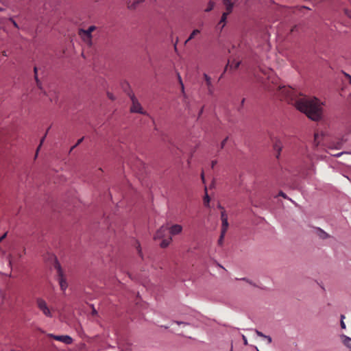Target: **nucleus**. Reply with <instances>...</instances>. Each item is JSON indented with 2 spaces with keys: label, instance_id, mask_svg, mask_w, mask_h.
<instances>
[{
  "label": "nucleus",
  "instance_id": "obj_1",
  "mask_svg": "<svg viewBox=\"0 0 351 351\" xmlns=\"http://www.w3.org/2000/svg\"><path fill=\"white\" fill-rule=\"evenodd\" d=\"M276 94L280 100L291 104L308 118L317 121L322 117V103L316 97L303 96L291 86H278Z\"/></svg>",
  "mask_w": 351,
  "mask_h": 351
},
{
  "label": "nucleus",
  "instance_id": "obj_2",
  "mask_svg": "<svg viewBox=\"0 0 351 351\" xmlns=\"http://www.w3.org/2000/svg\"><path fill=\"white\" fill-rule=\"evenodd\" d=\"M54 267L57 271L58 279L62 291H65L67 288V282L63 276V272L60 264L57 261H55Z\"/></svg>",
  "mask_w": 351,
  "mask_h": 351
},
{
  "label": "nucleus",
  "instance_id": "obj_3",
  "mask_svg": "<svg viewBox=\"0 0 351 351\" xmlns=\"http://www.w3.org/2000/svg\"><path fill=\"white\" fill-rule=\"evenodd\" d=\"M36 305L46 317H52V313L50 308H49L47 302L43 299L38 298L36 300Z\"/></svg>",
  "mask_w": 351,
  "mask_h": 351
},
{
  "label": "nucleus",
  "instance_id": "obj_4",
  "mask_svg": "<svg viewBox=\"0 0 351 351\" xmlns=\"http://www.w3.org/2000/svg\"><path fill=\"white\" fill-rule=\"evenodd\" d=\"M346 140L343 138L337 139L336 141H331L328 143L324 144V146L328 149H340L342 148Z\"/></svg>",
  "mask_w": 351,
  "mask_h": 351
},
{
  "label": "nucleus",
  "instance_id": "obj_5",
  "mask_svg": "<svg viewBox=\"0 0 351 351\" xmlns=\"http://www.w3.org/2000/svg\"><path fill=\"white\" fill-rule=\"evenodd\" d=\"M326 134L323 131H317L314 134V143L313 147L314 148L318 147L322 141L324 139Z\"/></svg>",
  "mask_w": 351,
  "mask_h": 351
},
{
  "label": "nucleus",
  "instance_id": "obj_6",
  "mask_svg": "<svg viewBox=\"0 0 351 351\" xmlns=\"http://www.w3.org/2000/svg\"><path fill=\"white\" fill-rule=\"evenodd\" d=\"M79 35L82 38V39L88 45H92V36L86 32L84 29L79 30Z\"/></svg>",
  "mask_w": 351,
  "mask_h": 351
},
{
  "label": "nucleus",
  "instance_id": "obj_7",
  "mask_svg": "<svg viewBox=\"0 0 351 351\" xmlns=\"http://www.w3.org/2000/svg\"><path fill=\"white\" fill-rule=\"evenodd\" d=\"M51 337L55 340L63 342L66 344H71L73 342V339L70 336L68 335H51Z\"/></svg>",
  "mask_w": 351,
  "mask_h": 351
},
{
  "label": "nucleus",
  "instance_id": "obj_8",
  "mask_svg": "<svg viewBox=\"0 0 351 351\" xmlns=\"http://www.w3.org/2000/svg\"><path fill=\"white\" fill-rule=\"evenodd\" d=\"M241 64V61L237 60L235 58H231L228 60V64L226 66L225 71L228 69V68H230V70L232 69H237Z\"/></svg>",
  "mask_w": 351,
  "mask_h": 351
},
{
  "label": "nucleus",
  "instance_id": "obj_9",
  "mask_svg": "<svg viewBox=\"0 0 351 351\" xmlns=\"http://www.w3.org/2000/svg\"><path fill=\"white\" fill-rule=\"evenodd\" d=\"M132 106H131V111L133 112H138L141 114H145L143 111L141 104L134 98H132Z\"/></svg>",
  "mask_w": 351,
  "mask_h": 351
},
{
  "label": "nucleus",
  "instance_id": "obj_10",
  "mask_svg": "<svg viewBox=\"0 0 351 351\" xmlns=\"http://www.w3.org/2000/svg\"><path fill=\"white\" fill-rule=\"evenodd\" d=\"M168 230V227L162 226L156 232L154 235V239H160L163 238Z\"/></svg>",
  "mask_w": 351,
  "mask_h": 351
},
{
  "label": "nucleus",
  "instance_id": "obj_11",
  "mask_svg": "<svg viewBox=\"0 0 351 351\" xmlns=\"http://www.w3.org/2000/svg\"><path fill=\"white\" fill-rule=\"evenodd\" d=\"M223 4L226 8V11L224 12L228 14H231L234 5V3L232 0H223Z\"/></svg>",
  "mask_w": 351,
  "mask_h": 351
},
{
  "label": "nucleus",
  "instance_id": "obj_12",
  "mask_svg": "<svg viewBox=\"0 0 351 351\" xmlns=\"http://www.w3.org/2000/svg\"><path fill=\"white\" fill-rule=\"evenodd\" d=\"M168 229L171 235H177L182 232V226L179 224H174Z\"/></svg>",
  "mask_w": 351,
  "mask_h": 351
},
{
  "label": "nucleus",
  "instance_id": "obj_13",
  "mask_svg": "<svg viewBox=\"0 0 351 351\" xmlns=\"http://www.w3.org/2000/svg\"><path fill=\"white\" fill-rule=\"evenodd\" d=\"M204 78L207 85L208 93L210 95H213L214 92V88L211 82V78L206 73L204 74Z\"/></svg>",
  "mask_w": 351,
  "mask_h": 351
},
{
  "label": "nucleus",
  "instance_id": "obj_14",
  "mask_svg": "<svg viewBox=\"0 0 351 351\" xmlns=\"http://www.w3.org/2000/svg\"><path fill=\"white\" fill-rule=\"evenodd\" d=\"M342 343L351 351V338L346 335H340Z\"/></svg>",
  "mask_w": 351,
  "mask_h": 351
},
{
  "label": "nucleus",
  "instance_id": "obj_15",
  "mask_svg": "<svg viewBox=\"0 0 351 351\" xmlns=\"http://www.w3.org/2000/svg\"><path fill=\"white\" fill-rule=\"evenodd\" d=\"M144 0H133L128 2V8L130 10H136L138 5L142 3Z\"/></svg>",
  "mask_w": 351,
  "mask_h": 351
},
{
  "label": "nucleus",
  "instance_id": "obj_16",
  "mask_svg": "<svg viewBox=\"0 0 351 351\" xmlns=\"http://www.w3.org/2000/svg\"><path fill=\"white\" fill-rule=\"evenodd\" d=\"M228 15H229L228 14H226L225 12H223L222 14L221 20L219 22L218 25H217V27L219 28L220 30H221L224 27V26L226 25V19H227V17H228Z\"/></svg>",
  "mask_w": 351,
  "mask_h": 351
},
{
  "label": "nucleus",
  "instance_id": "obj_17",
  "mask_svg": "<svg viewBox=\"0 0 351 351\" xmlns=\"http://www.w3.org/2000/svg\"><path fill=\"white\" fill-rule=\"evenodd\" d=\"M317 234L322 239H325L329 237V235L320 228L317 229Z\"/></svg>",
  "mask_w": 351,
  "mask_h": 351
},
{
  "label": "nucleus",
  "instance_id": "obj_18",
  "mask_svg": "<svg viewBox=\"0 0 351 351\" xmlns=\"http://www.w3.org/2000/svg\"><path fill=\"white\" fill-rule=\"evenodd\" d=\"M171 241H172L171 237H169L168 239H163L162 241V242L160 243V246L162 248H165L170 244Z\"/></svg>",
  "mask_w": 351,
  "mask_h": 351
},
{
  "label": "nucleus",
  "instance_id": "obj_19",
  "mask_svg": "<svg viewBox=\"0 0 351 351\" xmlns=\"http://www.w3.org/2000/svg\"><path fill=\"white\" fill-rule=\"evenodd\" d=\"M229 224L228 220L221 221V232L223 233H226Z\"/></svg>",
  "mask_w": 351,
  "mask_h": 351
},
{
  "label": "nucleus",
  "instance_id": "obj_20",
  "mask_svg": "<svg viewBox=\"0 0 351 351\" xmlns=\"http://www.w3.org/2000/svg\"><path fill=\"white\" fill-rule=\"evenodd\" d=\"M199 33L200 31L199 29H194L189 36V38L186 40L185 43L189 42L190 40L193 39L196 35L199 34Z\"/></svg>",
  "mask_w": 351,
  "mask_h": 351
},
{
  "label": "nucleus",
  "instance_id": "obj_21",
  "mask_svg": "<svg viewBox=\"0 0 351 351\" xmlns=\"http://www.w3.org/2000/svg\"><path fill=\"white\" fill-rule=\"evenodd\" d=\"M219 208L222 210V211L221 212V221L228 220V215H227L226 211L224 210L222 206H221L220 205L219 206Z\"/></svg>",
  "mask_w": 351,
  "mask_h": 351
},
{
  "label": "nucleus",
  "instance_id": "obj_22",
  "mask_svg": "<svg viewBox=\"0 0 351 351\" xmlns=\"http://www.w3.org/2000/svg\"><path fill=\"white\" fill-rule=\"evenodd\" d=\"M206 195L204 197V204L206 206H209V202H210V197L207 193V189L205 188Z\"/></svg>",
  "mask_w": 351,
  "mask_h": 351
},
{
  "label": "nucleus",
  "instance_id": "obj_23",
  "mask_svg": "<svg viewBox=\"0 0 351 351\" xmlns=\"http://www.w3.org/2000/svg\"><path fill=\"white\" fill-rule=\"evenodd\" d=\"M215 6V2L210 1L208 5V7L206 8L205 12H208L211 11Z\"/></svg>",
  "mask_w": 351,
  "mask_h": 351
},
{
  "label": "nucleus",
  "instance_id": "obj_24",
  "mask_svg": "<svg viewBox=\"0 0 351 351\" xmlns=\"http://www.w3.org/2000/svg\"><path fill=\"white\" fill-rule=\"evenodd\" d=\"M37 71H38V69L36 66H35L34 69V74H35V80L36 81L37 86L41 89L40 82L38 78Z\"/></svg>",
  "mask_w": 351,
  "mask_h": 351
},
{
  "label": "nucleus",
  "instance_id": "obj_25",
  "mask_svg": "<svg viewBox=\"0 0 351 351\" xmlns=\"http://www.w3.org/2000/svg\"><path fill=\"white\" fill-rule=\"evenodd\" d=\"M225 235H226V233H223V232H221V235H220V237L219 238V240H218V244L219 245H222Z\"/></svg>",
  "mask_w": 351,
  "mask_h": 351
},
{
  "label": "nucleus",
  "instance_id": "obj_26",
  "mask_svg": "<svg viewBox=\"0 0 351 351\" xmlns=\"http://www.w3.org/2000/svg\"><path fill=\"white\" fill-rule=\"evenodd\" d=\"M274 149L278 151V155L280 154V151L281 150V146L280 142H276L274 145ZM278 157V156H277Z\"/></svg>",
  "mask_w": 351,
  "mask_h": 351
},
{
  "label": "nucleus",
  "instance_id": "obj_27",
  "mask_svg": "<svg viewBox=\"0 0 351 351\" xmlns=\"http://www.w3.org/2000/svg\"><path fill=\"white\" fill-rule=\"evenodd\" d=\"M96 29L95 26L92 25L90 26L88 29L85 30L86 32H88L89 34L91 35V33Z\"/></svg>",
  "mask_w": 351,
  "mask_h": 351
},
{
  "label": "nucleus",
  "instance_id": "obj_28",
  "mask_svg": "<svg viewBox=\"0 0 351 351\" xmlns=\"http://www.w3.org/2000/svg\"><path fill=\"white\" fill-rule=\"evenodd\" d=\"M228 140V136H227L226 138H225L222 142L221 143V145H220V149H223L225 145H226V143L227 142V141Z\"/></svg>",
  "mask_w": 351,
  "mask_h": 351
},
{
  "label": "nucleus",
  "instance_id": "obj_29",
  "mask_svg": "<svg viewBox=\"0 0 351 351\" xmlns=\"http://www.w3.org/2000/svg\"><path fill=\"white\" fill-rule=\"evenodd\" d=\"M84 138L79 139L77 143L71 147V151L73 150L75 147L79 145L83 141Z\"/></svg>",
  "mask_w": 351,
  "mask_h": 351
},
{
  "label": "nucleus",
  "instance_id": "obj_30",
  "mask_svg": "<svg viewBox=\"0 0 351 351\" xmlns=\"http://www.w3.org/2000/svg\"><path fill=\"white\" fill-rule=\"evenodd\" d=\"M9 21L13 24V25L14 26V27L19 29V27L18 25V24L16 23V22L12 19V18H10L9 19Z\"/></svg>",
  "mask_w": 351,
  "mask_h": 351
},
{
  "label": "nucleus",
  "instance_id": "obj_31",
  "mask_svg": "<svg viewBox=\"0 0 351 351\" xmlns=\"http://www.w3.org/2000/svg\"><path fill=\"white\" fill-rule=\"evenodd\" d=\"M256 335H257L258 337H263V338H264V337H265V335H264L262 332L258 331V330H256Z\"/></svg>",
  "mask_w": 351,
  "mask_h": 351
},
{
  "label": "nucleus",
  "instance_id": "obj_32",
  "mask_svg": "<svg viewBox=\"0 0 351 351\" xmlns=\"http://www.w3.org/2000/svg\"><path fill=\"white\" fill-rule=\"evenodd\" d=\"M178 80H179V82H180V84L181 85V88H182V91L184 92V84L182 83V79H181V77L178 75Z\"/></svg>",
  "mask_w": 351,
  "mask_h": 351
},
{
  "label": "nucleus",
  "instance_id": "obj_33",
  "mask_svg": "<svg viewBox=\"0 0 351 351\" xmlns=\"http://www.w3.org/2000/svg\"><path fill=\"white\" fill-rule=\"evenodd\" d=\"M264 339H266L267 341V343L269 344L271 343L272 341V339L270 336H267V335H265V337H264Z\"/></svg>",
  "mask_w": 351,
  "mask_h": 351
},
{
  "label": "nucleus",
  "instance_id": "obj_34",
  "mask_svg": "<svg viewBox=\"0 0 351 351\" xmlns=\"http://www.w3.org/2000/svg\"><path fill=\"white\" fill-rule=\"evenodd\" d=\"M46 135H47V133L45 134V136L43 137V138L40 140V145H39V146H38V149H37V152L38 151V149H40V147H41V145H42L43 143L44 142V141H45V138Z\"/></svg>",
  "mask_w": 351,
  "mask_h": 351
},
{
  "label": "nucleus",
  "instance_id": "obj_35",
  "mask_svg": "<svg viewBox=\"0 0 351 351\" xmlns=\"http://www.w3.org/2000/svg\"><path fill=\"white\" fill-rule=\"evenodd\" d=\"M340 326H341V328L342 329H346V324H345V322L343 320H341Z\"/></svg>",
  "mask_w": 351,
  "mask_h": 351
},
{
  "label": "nucleus",
  "instance_id": "obj_36",
  "mask_svg": "<svg viewBox=\"0 0 351 351\" xmlns=\"http://www.w3.org/2000/svg\"><path fill=\"white\" fill-rule=\"evenodd\" d=\"M343 154L342 152H340V153H337V154H331L332 156H335V157H339L340 156H341Z\"/></svg>",
  "mask_w": 351,
  "mask_h": 351
},
{
  "label": "nucleus",
  "instance_id": "obj_37",
  "mask_svg": "<svg viewBox=\"0 0 351 351\" xmlns=\"http://www.w3.org/2000/svg\"><path fill=\"white\" fill-rule=\"evenodd\" d=\"M279 195H280V196H281V197H284V198H287V195H286V194H285V193H283L282 191H280V192L279 193Z\"/></svg>",
  "mask_w": 351,
  "mask_h": 351
},
{
  "label": "nucleus",
  "instance_id": "obj_38",
  "mask_svg": "<svg viewBox=\"0 0 351 351\" xmlns=\"http://www.w3.org/2000/svg\"><path fill=\"white\" fill-rule=\"evenodd\" d=\"M137 250H138V252L139 256H142L141 250L140 248V245L139 244H138Z\"/></svg>",
  "mask_w": 351,
  "mask_h": 351
},
{
  "label": "nucleus",
  "instance_id": "obj_39",
  "mask_svg": "<svg viewBox=\"0 0 351 351\" xmlns=\"http://www.w3.org/2000/svg\"><path fill=\"white\" fill-rule=\"evenodd\" d=\"M346 14L351 19V10H346Z\"/></svg>",
  "mask_w": 351,
  "mask_h": 351
},
{
  "label": "nucleus",
  "instance_id": "obj_40",
  "mask_svg": "<svg viewBox=\"0 0 351 351\" xmlns=\"http://www.w3.org/2000/svg\"><path fill=\"white\" fill-rule=\"evenodd\" d=\"M216 164H217V160H213L211 162V167L214 168V167L215 166Z\"/></svg>",
  "mask_w": 351,
  "mask_h": 351
},
{
  "label": "nucleus",
  "instance_id": "obj_41",
  "mask_svg": "<svg viewBox=\"0 0 351 351\" xmlns=\"http://www.w3.org/2000/svg\"><path fill=\"white\" fill-rule=\"evenodd\" d=\"M345 75L349 80V82L351 84V76L347 73H345Z\"/></svg>",
  "mask_w": 351,
  "mask_h": 351
},
{
  "label": "nucleus",
  "instance_id": "obj_42",
  "mask_svg": "<svg viewBox=\"0 0 351 351\" xmlns=\"http://www.w3.org/2000/svg\"><path fill=\"white\" fill-rule=\"evenodd\" d=\"M241 280H243V281H245L250 284H252L251 281H250L248 279L245 278H241Z\"/></svg>",
  "mask_w": 351,
  "mask_h": 351
},
{
  "label": "nucleus",
  "instance_id": "obj_43",
  "mask_svg": "<svg viewBox=\"0 0 351 351\" xmlns=\"http://www.w3.org/2000/svg\"><path fill=\"white\" fill-rule=\"evenodd\" d=\"M243 339L244 344L247 345V340L246 337L244 335H243Z\"/></svg>",
  "mask_w": 351,
  "mask_h": 351
},
{
  "label": "nucleus",
  "instance_id": "obj_44",
  "mask_svg": "<svg viewBox=\"0 0 351 351\" xmlns=\"http://www.w3.org/2000/svg\"><path fill=\"white\" fill-rule=\"evenodd\" d=\"M108 96L112 100H113L114 99V97L112 96V95L110 93H108Z\"/></svg>",
  "mask_w": 351,
  "mask_h": 351
},
{
  "label": "nucleus",
  "instance_id": "obj_45",
  "mask_svg": "<svg viewBox=\"0 0 351 351\" xmlns=\"http://www.w3.org/2000/svg\"><path fill=\"white\" fill-rule=\"evenodd\" d=\"M6 233H5L2 237H0V242H1L6 237Z\"/></svg>",
  "mask_w": 351,
  "mask_h": 351
},
{
  "label": "nucleus",
  "instance_id": "obj_46",
  "mask_svg": "<svg viewBox=\"0 0 351 351\" xmlns=\"http://www.w3.org/2000/svg\"><path fill=\"white\" fill-rule=\"evenodd\" d=\"M176 323L180 325V324H183V325H186L187 324L185 323V322H176Z\"/></svg>",
  "mask_w": 351,
  "mask_h": 351
},
{
  "label": "nucleus",
  "instance_id": "obj_47",
  "mask_svg": "<svg viewBox=\"0 0 351 351\" xmlns=\"http://www.w3.org/2000/svg\"><path fill=\"white\" fill-rule=\"evenodd\" d=\"M201 178L203 181V182H204V173L202 172V174H201Z\"/></svg>",
  "mask_w": 351,
  "mask_h": 351
},
{
  "label": "nucleus",
  "instance_id": "obj_48",
  "mask_svg": "<svg viewBox=\"0 0 351 351\" xmlns=\"http://www.w3.org/2000/svg\"><path fill=\"white\" fill-rule=\"evenodd\" d=\"M2 55H3V56H8V54H7V53H6V51H2Z\"/></svg>",
  "mask_w": 351,
  "mask_h": 351
},
{
  "label": "nucleus",
  "instance_id": "obj_49",
  "mask_svg": "<svg viewBox=\"0 0 351 351\" xmlns=\"http://www.w3.org/2000/svg\"><path fill=\"white\" fill-rule=\"evenodd\" d=\"M345 317H345V315H341V320H343V319H345Z\"/></svg>",
  "mask_w": 351,
  "mask_h": 351
},
{
  "label": "nucleus",
  "instance_id": "obj_50",
  "mask_svg": "<svg viewBox=\"0 0 351 351\" xmlns=\"http://www.w3.org/2000/svg\"><path fill=\"white\" fill-rule=\"evenodd\" d=\"M244 101H245V99H243L241 101V105H243L244 104Z\"/></svg>",
  "mask_w": 351,
  "mask_h": 351
},
{
  "label": "nucleus",
  "instance_id": "obj_51",
  "mask_svg": "<svg viewBox=\"0 0 351 351\" xmlns=\"http://www.w3.org/2000/svg\"><path fill=\"white\" fill-rule=\"evenodd\" d=\"M202 112H203V108H202V109H201V110L199 112V115H200L202 113Z\"/></svg>",
  "mask_w": 351,
  "mask_h": 351
},
{
  "label": "nucleus",
  "instance_id": "obj_52",
  "mask_svg": "<svg viewBox=\"0 0 351 351\" xmlns=\"http://www.w3.org/2000/svg\"><path fill=\"white\" fill-rule=\"evenodd\" d=\"M4 9L3 8H0V12L3 11Z\"/></svg>",
  "mask_w": 351,
  "mask_h": 351
},
{
  "label": "nucleus",
  "instance_id": "obj_53",
  "mask_svg": "<svg viewBox=\"0 0 351 351\" xmlns=\"http://www.w3.org/2000/svg\"><path fill=\"white\" fill-rule=\"evenodd\" d=\"M9 262H10V264H12V259L11 258H10Z\"/></svg>",
  "mask_w": 351,
  "mask_h": 351
},
{
  "label": "nucleus",
  "instance_id": "obj_54",
  "mask_svg": "<svg viewBox=\"0 0 351 351\" xmlns=\"http://www.w3.org/2000/svg\"><path fill=\"white\" fill-rule=\"evenodd\" d=\"M302 8H304V9H308L305 6H303Z\"/></svg>",
  "mask_w": 351,
  "mask_h": 351
},
{
  "label": "nucleus",
  "instance_id": "obj_55",
  "mask_svg": "<svg viewBox=\"0 0 351 351\" xmlns=\"http://www.w3.org/2000/svg\"><path fill=\"white\" fill-rule=\"evenodd\" d=\"M93 313H96V311L95 309L93 310Z\"/></svg>",
  "mask_w": 351,
  "mask_h": 351
}]
</instances>
